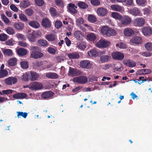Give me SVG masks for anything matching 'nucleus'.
I'll return each instance as SVG.
<instances>
[{
  "label": "nucleus",
  "mask_w": 152,
  "mask_h": 152,
  "mask_svg": "<svg viewBox=\"0 0 152 152\" xmlns=\"http://www.w3.org/2000/svg\"><path fill=\"white\" fill-rule=\"evenodd\" d=\"M83 75V72L75 68H74L71 67H69L68 73V75L74 77Z\"/></svg>",
  "instance_id": "obj_1"
},
{
  "label": "nucleus",
  "mask_w": 152,
  "mask_h": 152,
  "mask_svg": "<svg viewBox=\"0 0 152 152\" xmlns=\"http://www.w3.org/2000/svg\"><path fill=\"white\" fill-rule=\"evenodd\" d=\"M73 81L75 83L80 84H85L87 82L88 78L84 76H80L79 77H74Z\"/></svg>",
  "instance_id": "obj_2"
},
{
  "label": "nucleus",
  "mask_w": 152,
  "mask_h": 152,
  "mask_svg": "<svg viewBox=\"0 0 152 152\" xmlns=\"http://www.w3.org/2000/svg\"><path fill=\"white\" fill-rule=\"evenodd\" d=\"M133 23L135 26L142 27L144 24L145 20L142 17H138L133 20Z\"/></svg>",
  "instance_id": "obj_3"
},
{
  "label": "nucleus",
  "mask_w": 152,
  "mask_h": 152,
  "mask_svg": "<svg viewBox=\"0 0 152 152\" xmlns=\"http://www.w3.org/2000/svg\"><path fill=\"white\" fill-rule=\"evenodd\" d=\"M113 59L117 60H122L124 58V54L119 52H114L111 53Z\"/></svg>",
  "instance_id": "obj_4"
},
{
  "label": "nucleus",
  "mask_w": 152,
  "mask_h": 152,
  "mask_svg": "<svg viewBox=\"0 0 152 152\" xmlns=\"http://www.w3.org/2000/svg\"><path fill=\"white\" fill-rule=\"evenodd\" d=\"M43 87V85L41 83L36 81L31 83V90H39L42 88Z\"/></svg>",
  "instance_id": "obj_5"
},
{
  "label": "nucleus",
  "mask_w": 152,
  "mask_h": 152,
  "mask_svg": "<svg viewBox=\"0 0 152 152\" xmlns=\"http://www.w3.org/2000/svg\"><path fill=\"white\" fill-rule=\"evenodd\" d=\"M110 44V43L109 42L103 39H100L96 43V45L98 48H104L107 47Z\"/></svg>",
  "instance_id": "obj_6"
},
{
  "label": "nucleus",
  "mask_w": 152,
  "mask_h": 152,
  "mask_svg": "<svg viewBox=\"0 0 152 152\" xmlns=\"http://www.w3.org/2000/svg\"><path fill=\"white\" fill-rule=\"evenodd\" d=\"M80 65L82 68L90 69L91 68L92 64L90 63L89 61L83 60L80 62Z\"/></svg>",
  "instance_id": "obj_7"
},
{
  "label": "nucleus",
  "mask_w": 152,
  "mask_h": 152,
  "mask_svg": "<svg viewBox=\"0 0 152 152\" xmlns=\"http://www.w3.org/2000/svg\"><path fill=\"white\" fill-rule=\"evenodd\" d=\"M122 24L127 25L130 24L132 21V19L128 16L125 15L122 16L120 20Z\"/></svg>",
  "instance_id": "obj_8"
},
{
  "label": "nucleus",
  "mask_w": 152,
  "mask_h": 152,
  "mask_svg": "<svg viewBox=\"0 0 152 152\" xmlns=\"http://www.w3.org/2000/svg\"><path fill=\"white\" fill-rule=\"evenodd\" d=\"M17 79L15 77H9L6 78L4 81L5 83L7 85H12L17 82Z\"/></svg>",
  "instance_id": "obj_9"
},
{
  "label": "nucleus",
  "mask_w": 152,
  "mask_h": 152,
  "mask_svg": "<svg viewBox=\"0 0 152 152\" xmlns=\"http://www.w3.org/2000/svg\"><path fill=\"white\" fill-rule=\"evenodd\" d=\"M123 62L124 64L129 67H134L136 66V63L130 59H124Z\"/></svg>",
  "instance_id": "obj_10"
},
{
  "label": "nucleus",
  "mask_w": 152,
  "mask_h": 152,
  "mask_svg": "<svg viewBox=\"0 0 152 152\" xmlns=\"http://www.w3.org/2000/svg\"><path fill=\"white\" fill-rule=\"evenodd\" d=\"M142 32L145 36H150L152 34V28L148 27H144L142 28Z\"/></svg>",
  "instance_id": "obj_11"
},
{
  "label": "nucleus",
  "mask_w": 152,
  "mask_h": 152,
  "mask_svg": "<svg viewBox=\"0 0 152 152\" xmlns=\"http://www.w3.org/2000/svg\"><path fill=\"white\" fill-rule=\"evenodd\" d=\"M36 33L34 31L28 33L27 35L28 39L31 42H34L36 41Z\"/></svg>",
  "instance_id": "obj_12"
},
{
  "label": "nucleus",
  "mask_w": 152,
  "mask_h": 152,
  "mask_svg": "<svg viewBox=\"0 0 152 152\" xmlns=\"http://www.w3.org/2000/svg\"><path fill=\"white\" fill-rule=\"evenodd\" d=\"M31 55L32 58L35 59L41 58L43 56V54L38 50L32 51Z\"/></svg>",
  "instance_id": "obj_13"
},
{
  "label": "nucleus",
  "mask_w": 152,
  "mask_h": 152,
  "mask_svg": "<svg viewBox=\"0 0 152 152\" xmlns=\"http://www.w3.org/2000/svg\"><path fill=\"white\" fill-rule=\"evenodd\" d=\"M29 75V80L31 81L36 80L39 77V75L36 72L30 71Z\"/></svg>",
  "instance_id": "obj_14"
},
{
  "label": "nucleus",
  "mask_w": 152,
  "mask_h": 152,
  "mask_svg": "<svg viewBox=\"0 0 152 152\" xmlns=\"http://www.w3.org/2000/svg\"><path fill=\"white\" fill-rule=\"evenodd\" d=\"M129 11L131 14L134 16H137L140 13V10L137 7H134L130 9Z\"/></svg>",
  "instance_id": "obj_15"
},
{
  "label": "nucleus",
  "mask_w": 152,
  "mask_h": 152,
  "mask_svg": "<svg viewBox=\"0 0 152 152\" xmlns=\"http://www.w3.org/2000/svg\"><path fill=\"white\" fill-rule=\"evenodd\" d=\"M41 24L42 26L45 28H50L51 26V23L50 21L48 19L46 18L42 19Z\"/></svg>",
  "instance_id": "obj_16"
},
{
  "label": "nucleus",
  "mask_w": 152,
  "mask_h": 152,
  "mask_svg": "<svg viewBox=\"0 0 152 152\" xmlns=\"http://www.w3.org/2000/svg\"><path fill=\"white\" fill-rule=\"evenodd\" d=\"M96 12L99 15L104 16L107 14V11L106 9L101 7L98 8Z\"/></svg>",
  "instance_id": "obj_17"
},
{
  "label": "nucleus",
  "mask_w": 152,
  "mask_h": 152,
  "mask_svg": "<svg viewBox=\"0 0 152 152\" xmlns=\"http://www.w3.org/2000/svg\"><path fill=\"white\" fill-rule=\"evenodd\" d=\"M130 42L133 44H139L142 43V39L139 36H136L132 38L130 40Z\"/></svg>",
  "instance_id": "obj_18"
},
{
  "label": "nucleus",
  "mask_w": 152,
  "mask_h": 152,
  "mask_svg": "<svg viewBox=\"0 0 152 152\" xmlns=\"http://www.w3.org/2000/svg\"><path fill=\"white\" fill-rule=\"evenodd\" d=\"M53 92L50 91H45L42 94L41 96L44 99H48L53 96Z\"/></svg>",
  "instance_id": "obj_19"
},
{
  "label": "nucleus",
  "mask_w": 152,
  "mask_h": 152,
  "mask_svg": "<svg viewBox=\"0 0 152 152\" xmlns=\"http://www.w3.org/2000/svg\"><path fill=\"white\" fill-rule=\"evenodd\" d=\"M45 76L46 77L51 79H56L58 77V75L55 73H47Z\"/></svg>",
  "instance_id": "obj_20"
},
{
  "label": "nucleus",
  "mask_w": 152,
  "mask_h": 152,
  "mask_svg": "<svg viewBox=\"0 0 152 152\" xmlns=\"http://www.w3.org/2000/svg\"><path fill=\"white\" fill-rule=\"evenodd\" d=\"M74 34L75 37L78 40H81L82 39L83 35L81 31H76L74 32Z\"/></svg>",
  "instance_id": "obj_21"
},
{
  "label": "nucleus",
  "mask_w": 152,
  "mask_h": 152,
  "mask_svg": "<svg viewBox=\"0 0 152 152\" xmlns=\"http://www.w3.org/2000/svg\"><path fill=\"white\" fill-rule=\"evenodd\" d=\"M17 52L18 55L23 56L27 54V50L25 49L20 48L17 50Z\"/></svg>",
  "instance_id": "obj_22"
},
{
  "label": "nucleus",
  "mask_w": 152,
  "mask_h": 152,
  "mask_svg": "<svg viewBox=\"0 0 152 152\" xmlns=\"http://www.w3.org/2000/svg\"><path fill=\"white\" fill-rule=\"evenodd\" d=\"M27 95L24 93H17L14 95L13 97L14 98L18 99H23L27 97Z\"/></svg>",
  "instance_id": "obj_23"
},
{
  "label": "nucleus",
  "mask_w": 152,
  "mask_h": 152,
  "mask_svg": "<svg viewBox=\"0 0 152 152\" xmlns=\"http://www.w3.org/2000/svg\"><path fill=\"white\" fill-rule=\"evenodd\" d=\"M30 4V2L28 0H23L20 3V7L21 8H25L28 7Z\"/></svg>",
  "instance_id": "obj_24"
},
{
  "label": "nucleus",
  "mask_w": 152,
  "mask_h": 152,
  "mask_svg": "<svg viewBox=\"0 0 152 152\" xmlns=\"http://www.w3.org/2000/svg\"><path fill=\"white\" fill-rule=\"evenodd\" d=\"M134 33V31L131 29L129 28L125 29L124 31V34L125 35L128 37L131 36Z\"/></svg>",
  "instance_id": "obj_25"
},
{
  "label": "nucleus",
  "mask_w": 152,
  "mask_h": 152,
  "mask_svg": "<svg viewBox=\"0 0 152 152\" xmlns=\"http://www.w3.org/2000/svg\"><path fill=\"white\" fill-rule=\"evenodd\" d=\"M151 72V70L148 69H143L137 71V73L139 75L148 74Z\"/></svg>",
  "instance_id": "obj_26"
},
{
  "label": "nucleus",
  "mask_w": 152,
  "mask_h": 152,
  "mask_svg": "<svg viewBox=\"0 0 152 152\" xmlns=\"http://www.w3.org/2000/svg\"><path fill=\"white\" fill-rule=\"evenodd\" d=\"M4 54L6 56H11L13 54L12 50L9 49H4L2 51Z\"/></svg>",
  "instance_id": "obj_27"
},
{
  "label": "nucleus",
  "mask_w": 152,
  "mask_h": 152,
  "mask_svg": "<svg viewBox=\"0 0 152 152\" xmlns=\"http://www.w3.org/2000/svg\"><path fill=\"white\" fill-rule=\"evenodd\" d=\"M110 7L112 10L114 11L120 12L122 10L121 7L118 4H112Z\"/></svg>",
  "instance_id": "obj_28"
},
{
  "label": "nucleus",
  "mask_w": 152,
  "mask_h": 152,
  "mask_svg": "<svg viewBox=\"0 0 152 152\" xmlns=\"http://www.w3.org/2000/svg\"><path fill=\"white\" fill-rule=\"evenodd\" d=\"M111 57L108 55H102L100 57V61L102 62H106L110 60Z\"/></svg>",
  "instance_id": "obj_29"
},
{
  "label": "nucleus",
  "mask_w": 152,
  "mask_h": 152,
  "mask_svg": "<svg viewBox=\"0 0 152 152\" xmlns=\"http://www.w3.org/2000/svg\"><path fill=\"white\" fill-rule=\"evenodd\" d=\"M88 54L90 56L92 57H96L99 55V53L97 51L94 49H93L91 50L88 52Z\"/></svg>",
  "instance_id": "obj_30"
},
{
  "label": "nucleus",
  "mask_w": 152,
  "mask_h": 152,
  "mask_svg": "<svg viewBox=\"0 0 152 152\" xmlns=\"http://www.w3.org/2000/svg\"><path fill=\"white\" fill-rule=\"evenodd\" d=\"M45 38L48 41H53L55 40L56 37L54 35L51 34L46 35Z\"/></svg>",
  "instance_id": "obj_31"
},
{
  "label": "nucleus",
  "mask_w": 152,
  "mask_h": 152,
  "mask_svg": "<svg viewBox=\"0 0 152 152\" xmlns=\"http://www.w3.org/2000/svg\"><path fill=\"white\" fill-rule=\"evenodd\" d=\"M24 24L21 22H18V23H15L14 24V27L15 28L19 30H21L24 27Z\"/></svg>",
  "instance_id": "obj_32"
},
{
  "label": "nucleus",
  "mask_w": 152,
  "mask_h": 152,
  "mask_svg": "<svg viewBox=\"0 0 152 152\" xmlns=\"http://www.w3.org/2000/svg\"><path fill=\"white\" fill-rule=\"evenodd\" d=\"M17 60L15 58H10L9 60L8 64L10 66H14L17 64Z\"/></svg>",
  "instance_id": "obj_33"
},
{
  "label": "nucleus",
  "mask_w": 152,
  "mask_h": 152,
  "mask_svg": "<svg viewBox=\"0 0 152 152\" xmlns=\"http://www.w3.org/2000/svg\"><path fill=\"white\" fill-rule=\"evenodd\" d=\"M68 56L69 58L71 59H77L79 58V54L75 52L70 53Z\"/></svg>",
  "instance_id": "obj_34"
},
{
  "label": "nucleus",
  "mask_w": 152,
  "mask_h": 152,
  "mask_svg": "<svg viewBox=\"0 0 152 152\" xmlns=\"http://www.w3.org/2000/svg\"><path fill=\"white\" fill-rule=\"evenodd\" d=\"M87 37L89 40L94 41L96 40V37L94 33H90L87 35Z\"/></svg>",
  "instance_id": "obj_35"
},
{
  "label": "nucleus",
  "mask_w": 152,
  "mask_h": 152,
  "mask_svg": "<svg viewBox=\"0 0 152 152\" xmlns=\"http://www.w3.org/2000/svg\"><path fill=\"white\" fill-rule=\"evenodd\" d=\"M48 43L45 39H39L38 41V44L39 46L45 47L47 46Z\"/></svg>",
  "instance_id": "obj_36"
},
{
  "label": "nucleus",
  "mask_w": 152,
  "mask_h": 152,
  "mask_svg": "<svg viewBox=\"0 0 152 152\" xmlns=\"http://www.w3.org/2000/svg\"><path fill=\"white\" fill-rule=\"evenodd\" d=\"M77 5L79 7L82 9H85L88 7L87 4L82 1H79L77 4Z\"/></svg>",
  "instance_id": "obj_37"
},
{
  "label": "nucleus",
  "mask_w": 152,
  "mask_h": 152,
  "mask_svg": "<svg viewBox=\"0 0 152 152\" xmlns=\"http://www.w3.org/2000/svg\"><path fill=\"white\" fill-rule=\"evenodd\" d=\"M28 24L30 26L36 28H39L40 26L39 23H38L34 21H31L30 22L28 23Z\"/></svg>",
  "instance_id": "obj_38"
},
{
  "label": "nucleus",
  "mask_w": 152,
  "mask_h": 152,
  "mask_svg": "<svg viewBox=\"0 0 152 152\" xmlns=\"http://www.w3.org/2000/svg\"><path fill=\"white\" fill-rule=\"evenodd\" d=\"M115 30L110 28H109L107 36L109 37L111 36H115L116 34Z\"/></svg>",
  "instance_id": "obj_39"
},
{
  "label": "nucleus",
  "mask_w": 152,
  "mask_h": 152,
  "mask_svg": "<svg viewBox=\"0 0 152 152\" xmlns=\"http://www.w3.org/2000/svg\"><path fill=\"white\" fill-rule=\"evenodd\" d=\"M136 1L138 5L142 7L144 6L147 2L146 0H136Z\"/></svg>",
  "instance_id": "obj_40"
},
{
  "label": "nucleus",
  "mask_w": 152,
  "mask_h": 152,
  "mask_svg": "<svg viewBox=\"0 0 152 152\" xmlns=\"http://www.w3.org/2000/svg\"><path fill=\"white\" fill-rule=\"evenodd\" d=\"M111 15L113 18L119 20H120L122 17L120 14L116 12H112Z\"/></svg>",
  "instance_id": "obj_41"
},
{
  "label": "nucleus",
  "mask_w": 152,
  "mask_h": 152,
  "mask_svg": "<svg viewBox=\"0 0 152 152\" xmlns=\"http://www.w3.org/2000/svg\"><path fill=\"white\" fill-rule=\"evenodd\" d=\"M5 31L8 34L10 35H13L15 33L14 29L12 27H8L6 28Z\"/></svg>",
  "instance_id": "obj_42"
},
{
  "label": "nucleus",
  "mask_w": 152,
  "mask_h": 152,
  "mask_svg": "<svg viewBox=\"0 0 152 152\" xmlns=\"http://www.w3.org/2000/svg\"><path fill=\"white\" fill-rule=\"evenodd\" d=\"M88 21L91 23L95 22L96 20V17L91 15H88Z\"/></svg>",
  "instance_id": "obj_43"
},
{
  "label": "nucleus",
  "mask_w": 152,
  "mask_h": 152,
  "mask_svg": "<svg viewBox=\"0 0 152 152\" xmlns=\"http://www.w3.org/2000/svg\"><path fill=\"white\" fill-rule=\"evenodd\" d=\"M8 74V71L6 69L0 70V78L6 76Z\"/></svg>",
  "instance_id": "obj_44"
},
{
  "label": "nucleus",
  "mask_w": 152,
  "mask_h": 152,
  "mask_svg": "<svg viewBox=\"0 0 152 152\" xmlns=\"http://www.w3.org/2000/svg\"><path fill=\"white\" fill-rule=\"evenodd\" d=\"M49 11L51 15L53 17H55L57 13V12L56 11V9L52 7L50 8Z\"/></svg>",
  "instance_id": "obj_45"
},
{
  "label": "nucleus",
  "mask_w": 152,
  "mask_h": 152,
  "mask_svg": "<svg viewBox=\"0 0 152 152\" xmlns=\"http://www.w3.org/2000/svg\"><path fill=\"white\" fill-rule=\"evenodd\" d=\"M21 67L23 69H27L28 67V62L26 61H22L20 63Z\"/></svg>",
  "instance_id": "obj_46"
},
{
  "label": "nucleus",
  "mask_w": 152,
  "mask_h": 152,
  "mask_svg": "<svg viewBox=\"0 0 152 152\" xmlns=\"http://www.w3.org/2000/svg\"><path fill=\"white\" fill-rule=\"evenodd\" d=\"M17 113H18L17 117L18 118H20V116H21L24 118H26L28 115L27 113L26 112L23 113L22 112H18Z\"/></svg>",
  "instance_id": "obj_47"
},
{
  "label": "nucleus",
  "mask_w": 152,
  "mask_h": 152,
  "mask_svg": "<svg viewBox=\"0 0 152 152\" xmlns=\"http://www.w3.org/2000/svg\"><path fill=\"white\" fill-rule=\"evenodd\" d=\"M22 79L24 81H27L29 80V73H26L24 74L22 76Z\"/></svg>",
  "instance_id": "obj_48"
},
{
  "label": "nucleus",
  "mask_w": 152,
  "mask_h": 152,
  "mask_svg": "<svg viewBox=\"0 0 152 152\" xmlns=\"http://www.w3.org/2000/svg\"><path fill=\"white\" fill-rule=\"evenodd\" d=\"M115 69L118 71H121L123 69L122 65L119 63H117L115 65Z\"/></svg>",
  "instance_id": "obj_49"
},
{
  "label": "nucleus",
  "mask_w": 152,
  "mask_h": 152,
  "mask_svg": "<svg viewBox=\"0 0 152 152\" xmlns=\"http://www.w3.org/2000/svg\"><path fill=\"white\" fill-rule=\"evenodd\" d=\"M108 29L109 28L107 26H104L101 29V32L103 34L107 36Z\"/></svg>",
  "instance_id": "obj_50"
},
{
  "label": "nucleus",
  "mask_w": 152,
  "mask_h": 152,
  "mask_svg": "<svg viewBox=\"0 0 152 152\" xmlns=\"http://www.w3.org/2000/svg\"><path fill=\"white\" fill-rule=\"evenodd\" d=\"M25 14L28 16H31L33 14V10L30 9L28 8L25 10Z\"/></svg>",
  "instance_id": "obj_51"
},
{
  "label": "nucleus",
  "mask_w": 152,
  "mask_h": 152,
  "mask_svg": "<svg viewBox=\"0 0 152 152\" xmlns=\"http://www.w3.org/2000/svg\"><path fill=\"white\" fill-rule=\"evenodd\" d=\"M77 47L81 50H84L86 48V44L84 42L79 43Z\"/></svg>",
  "instance_id": "obj_52"
},
{
  "label": "nucleus",
  "mask_w": 152,
  "mask_h": 152,
  "mask_svg": "<svg viewBox=\"0 0 152 152\" xmlns=\"http://www.w3.org/2000/svg\"><path fill=\"white\" fill-rule=\"evenodd\" d=\"M145 47L146 49L148 50H152V43L148 42L145 45Z\"/></svg>",
  "instance_id": "obj_53"
},
{
  "label": "nucleus",
  "mask_w": 152,
  "mask_h": 152,
  "mask_svg": "<svg viewBox=\"0 0 152 152\" xmlns=\"http://www.w3.org/2000/svg\"><path fill=\"white\" fill-rule=\"evenodd\" d=\"M19 18L21 20L24 22H26L28 19L26 16L24 14L21 13L19 15Z\"/></svg>",
  "instance_id": "obj_54"
},
{
  "label": "nucleus",
  "mask_w": 152,
  "mask_h": 152,
  "mask_svg": "<svg viewBox=\"0 0 152 152\" xmlns=\"http://www.w3.org/2000/svg\"><path fill=\"white\" fill-rule=\"evenodd\" d=\"M16 37L18 39H22L23 40H25L26 39V38L24 35L23 34L18 33L16 34Z\"/></svg>",
  "instance_id": "obj_55"
},
{
  "label": "nucleus",
  "mask_w": 152,
  "mask_h": 152,
  "mask_svg": "<svg viewBox=\"0 0 152 152\" xmlns=\"http://www.w3.org/2000/svg\"><path fill=\"white\" fill-rule=\"evenodd\" d=\"M47 51L50 53L54 55L56 53V50L52 47H49L47 48Z\"/></svg>",
  "instance_id": "obj_56"
},
{
  "label": "nucleus",
  "mask_w": 152,
  "mask_h": 152,
  "mask_svg": "<svg viewBox=\"0 0 152 152\" xmlns=\"http://www.w3.org/2000/svg\"><path fill=\"white\" fill-rule=\"evenodd\" d=\"M90 2L93 5L97 6L100 4V2L99 0H91Z\"/></svg>",
  "instance_id": "obj_57"
},
{
  "label": "nucleus",
  "mask_w": 152,
  "mask_h": 152,
  "mask_svg": "<svg viewBox=\"0 0 152 152\" xmlns=\"http://www.w3.org/2000/svg\"><path fill=\"white\" fill-rule=\"evenodd\" d=\"M62 26L61 22L60 21H56L55 23V27L57 28L58 29L61 28Z\"/></svg>",
  "instance_id": "obj_58"
},
{
  "label": "nucleus",
  "mask_w": 152,
  "mask_h": 152,
  "mask_svg": "<svg viewBox=\"0 0 152 152\" xmlns=\"http://www.w3.org/2000/svg\"><path fill=\"white\" fill-rule=\"evenodd\" d=\"M1 18L2 19L3 21L6 24H8L10 22V20L8 18H7L4 15L2 14L1 15Z\"/></svg>",
  "instance_id": "obj_59"
},
{
  "label": "nucleus",
  "mask_w": 152,
  "mask_h": 152,
  "mask_svg": "<svg viewBox=\"0 0 152 152\" xmlns=\"http://www.w3.org/2000/svg\"><path fill=\"white\" fill-rule=\"evenodd\" d=\"M7 35L4 34H0V40L3 41H5L7 39Z\"/></svg>",
  "instance_id": "obj_60"
},
{
  "label": "nucleus",
  "mask_w": 152,
  "mask_h": 152,
  "mask_svg": "<svg viewBox=\"0 0 152 152\" xmlns=\"http://www.w3.org/2000/svg\"><path fill=\"white\" fill-rule=\"evenodd\" d=\"M18 45L22 47H26L28 45V44L25 42L23 41H19L18 42Z\"/></svg>",
  "instance_id": "obj_61"
},
{
  "label": "nucleus",
  "mask_w": 152,
  "mask_h": 152,
  "mask_svg": "<svg viewBox=\"0 0 152 152\" xmlns=\"http://www.w3.org/2000/svg\"><path fill=\"white\" fill-rule=\"evenodd\" d=\"M56 4L57 6L62 7L63 6V2L62 0H55Z\"/></svg>",
  "instance_id": "obj_62"
},
{
  "label": "nucleus",
  "mask_w": 152,
  "mask_h": 152,
  "mask_svg": "<svg viewBox=\"0 0 152 152\" xmlns=\"http://www.w3.org/2000/svg\"><path fill=\"white\" fill-rule=\"evenodd\" d=\"M36 4L39 6H42L44 4V1L42 0H35Z\"/></svg>",
  "instance_id": "obj_63"
},
{
  "label": "nucleus",
  "mask_w": 152,
  "mask_h": 152,
  "mask_svg": "<svg viewBox=\"0 0 152 152\" xmlns=\"http://www.w3.org/2000/svg\"><path fill=\"white\" fill-rule=\"evenodd\" d=\"M10 7L12 10L15 12H17L18 11V9L14 4H11L10 6Z\"/></svg>",
  "instance_id": "obj_64"
}]
</instances>
